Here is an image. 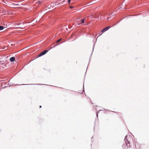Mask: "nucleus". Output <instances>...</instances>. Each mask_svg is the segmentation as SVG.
Returning a JSON list of instances; mask_svg holds the SVG:
<instances>
[{"label":"nucleus","mask_w":149,"mask_h":149,"mask_svg":"<svg viewBox=\"0 0 149 149\" xmlns=\"http://www.w3.org/2000/svg\"><path fill=\"white\" fill-rule=\"evenodd\" d=\"M125 139H127V142L126 141L127 145L128 146L130 147L131 143H132L133 141L132 137L130 136H126L125 138Z\"/></svg>","instance_id":"obj_1"},{"label":"nucleus","mask_w":149,"mask_h":149,"mask_svg":"<svg viewBox=\"0 0 149 149\" xmlns=\"http://www.w3.org/2000/svg\"><path fill=\"white\" fill-rule=\"evenodd\" d=\"M48 51V50H45L40 53L38 56V57H40L46 54Z\"/></svg>","instance_id":"obj_2"},{"label":"nucleus","mask_w":149,"mask_h":149,"mask_svg":"<svg viewBox=\"0 0 149 149\" xmlns=\"http://www.w3.org/2000/svg\"><path fill=\"white\" fill-rule=\"evenodd\" d=\"M135 147L137 149H140L141 148V145L139 143L136 142L135 144Z\"/></svg>","instance_id":"obj_3"},{"label":"nucleus","mask_w":149,"mask_h":149,"mask_svg":"<svg viewBox=\"0 0 149 149\" xmlns=\"http://www.w3.org/2000/svg\"><path fill=\"white\" fill-rule=\"evenodd\" d=\"M111 28V26H108L104 28L101 31V32L102 33H104L106 31L108 30L109 28Z\"/></svg>","instance_id":"obj_4"},{"label":"nucleus","mask_w":149,"mask_h":149,"mask_svg":"<svg viewBox=\"0 0 149 149\" xmlns=\"http://www.w3.org/2000/svg\"><path fill=\"white\" fill-rule=\"evenodd\" d=\"M1 84V86L2 88H4L6 87V85L7 84L5 82H2Z\"/></svg>","instance_id":"obj_5"},{"label":"nucleus","mask_w":149,"mask_h":149,"mask_svg":"<svg viewBox=\"0 0 149 149\" xmlns=\"http://www.w3.org/2000/svg\"><path fill=\"white\" fill-rule=\"evenodd\" d=\"M15 60V58L14 57H12L10 58V60L11 62H13Z\"/></svg>","instance_id":"obj_6"},{"label":"nucleus","mask_w":149,"mask_h":149,"mask_svg":"<svg viewBox=\"0 0 149 149\" xmlns=\"http://www.w3.org/2000/svg\"><path fill=\"white\" fill-rule=\"evenodd\" d=\"M86 17H85L84 18V19L82 20H81V23L79 24H82V23H84L85 21L86 20Z\"/></svg>","instance_id":"obj_7"},{"label":"nucleus","mask_w":149,"mask_h":149,"mask_svg":"<svg viewBox=\"0 0 149 149\" xmlns=\"http://www.w3.org/2000/svg\"><path fill=\"white\" fill-rule=\"evenodd\" d=\"M4 28L3 26H0V31L3 30Z\"/></svg>","instance_id":"obj_8"},{"label":"nucleus","mask_w":149,"mask_h":149,"mask_svg":"<svg viewBox=\"0 0 149 149\" xmlns=\"http://www.w3.org/2000/svg\"><path fill=\"white\" fill-rule=\"evenodd\" d=\"M62 40V39L61 38H60V39H59L57 41H56V42L57 43H58V42H59L61 40Z\"/></svg>","instance_id":"obj_9"},{"label":"nucleus","mask_w":149,"mask_h":149,"mask_svg":"<svg viewBox=\"0 0 149 149\" xmlns=\"http://www.w3.org/2000/svg\"><path fill=\"white\" fill-rule=\"evenodd\" d=\"M104 16H103V15H102L101 18H103L104 19H105V18H104Z\"/></svg>","instance_id":"obj_10"},{"label":"nucleus","mask_w":149,"mask_h":149,"mask_svg":"<svg viewBox=\"0 0 149 149\" xmlns=\"http://www.w3.org/2000/svg\"><path fill=\"white\" fill-rule=\"evenodd\" d=\"M70 0H68V3H70Z\"/></svg>","instance_id":"obj_11"},{"label":"nucleus","mask_w":149,"mask_h":149,"mask_svg":"<svg viewBox=\"0 0 149 149\" xmlns=\"http://www.w3.org/2000/svg\"><path fill=\"white\" fill-rule=\"evenodd\" d=\"M109 15H110V17H112L113 16V15H112V14H110Z\"/></svg>","instance_id":"obj_12"},{"label":"nucleus","mask_w":149,"mask_h":149,"mask_svg":"<svg viewBox=\"0 0 149 149\" xmlns=\"http://www.w3.org/2000/svg\"><path fill=\"white\" fill-rule=\"evenodd\" d=\"M70 8H73V7L72 6H70Z\"/></svg>","instance_id":"obj_13"},{"label":"nucleus","mask_w":149,"mask_h":149,"mask_svg":"<svg viewBox=\"0 0 149 149\" xmlns=\"http://www.w3.org/2000/svg\"><path fill=\"white\" fill-rule=\"evenodd\" d=\"M42 107L41 106H40V108H41Z\"/></svg>","instance_id":"obj_14"},{"label":"nucleus","mask_w":149,"mask_h":149,"mask_svg":"<svg viewBox=\"0 0 149 149\" xmlns=\"http://www.w3.org/2000/svg\"><path fill=\"white\" fill-rule=\"evenodd\" d=\"M100 35H99V36H98L97 37V38H98V37H99V36H100Z\"/></svg>","instance_id":"obj_15"},{"label":"nucleus","mask_w":149,"mask_h":149,"mask_svg":"<svg viewBox=\"0 0 149 149\" xmlns=\"http://www.w3.org/2000/svg\"><path fill=\"white\" fill-rule=\"evenodd\" d=\"M100 35H99V36H98L97 37V38H98V37H99V36H100Z\"/></svg>","instance_id":"obj_16"},{"label":"nucleus","mask_w":149,"mask_h":149,"mask_svg":"<svg viewBox=\"0 0 149 149\" xmlns=\"http://www.w3.org/2000/svg\"><path fill=\"white\" fill-rule=\"evenodd\" d=\"M100 35H99V36H98L97 37V38H98V37H99V36H100Z\"/></svg>","instance_id":"obj_17"},{"label":"nucleus","mask_w":149,"mask_h":149,"mask_svg":"<svg viewBox=\"0 0 149 149\" xmlns=\"http://www.w3.org/2000/svg\"><path fill=\"white\" fill-rule=\"evenodd\" d=\"M102 34V33H101V34H100V35H101Z\"/></svg>","instance_id":"obj_18"},{"label":"nucleus","mask_w":149,"mask_h":149,"mask_svg":"<svg viewBox=\"0 0 149 149\" xmlns=\"http://www.w3.org/2000/svg\"><path fill=\"white\" fill-rule=\"evenodd\" d=\"M10 80H9V82H10Z\"/></svg>","instance_id":"obj_19"},{"label":"nucleus","mask_w":149,"mask_h":149,"mask_svg":"<svg viewBox=\"0 0 149 149\" xmlns=\"http://www.w3.org/2000/svg\"><path fill=\"white\" fill-rule=\"evenodd\" d=\"M86 24H84V25H86Z\"/></svg>","instance_id":"obj_20"}]
</instances>
